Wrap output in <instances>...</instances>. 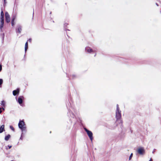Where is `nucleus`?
<instances>
[{"label":"nucleus","instance_id":"nucleus-1","mask_svg":"<svg viewBox=\"0 0 161 161\" xmlns=\"http://www.w3.org/2000/svg\"><path fill=\"white\" fill-rule=\"evenodd\" d=\"M121 111L119 109V105L117 104L115 111V117L116 119V121L122 124V121L121 119Z\"/></svg>","mask_w":161,"mask_h":161},{"label":"nucleus","instance_id":"nucleus-2","mask_svg":"<svg viewBox=\"0 0 161 161\" xmlns=\"http://www.w3.org/2000/svg\"><path fill=\"white\" fill-rule=\"evenodd\" d=\"M19 128L21 130L22 132H26V127L25 124L23 120H20L18 124Z\"/></svg>","mask_w":161,"mask_h":161},{"label":"nucleus","instance_id":"nucleus-3","mask_svg":"<svg viewBox=\"0 0 161 161\" xmlns=\"http://www.w3.org/2000/svg\"><path fill=\"white\" fill-rule=\"evenodd\" d=\"M4 24V14L2 9H1V11L0 15V28L2 30V28L3 27Z\"/></svg>","mask_w":161,"mask_h":161},{"label":"nucleus","instance_id":"nucleus-4","mask_svg":"<svg viewBox=\"0 0 161 161\" xmlns=\"http://www.w3.org/2000/svg\"><path fill=\"white\" fill-rule=\"evenodd\" d=\"M84 130L86 132L88 136L89 137L90 139L92 141L93 140V134L92 132L90 130H87L86 128H84Z\"/></svg>","mask_w":161,"mask_h":161},{"label":"nucleus","instance_id":"nucleus-5","mask_svg":"<svg viewBox=\"0 0 161 161\" xmlns=\"http://www.w3.org/2000/svg\"><path fill=\"white\" fill-rule=\"evenodd\" d=\"M5 17L6 21L8 23L10 21V18L8 13L6 12L5 13Z\"/></svg>","mask_w":161,"mask_h":161},{"label":"nucleus","instance_id":"nucleus-6","mask_svg":"<svg viewBox=\"0 0 161 161\" xmlns=\"http://www.w3.org/2000/svg\"><path fill=\"white\" fill-rule=\"evenodd\" d=\"M24 97L23 96H19L18 99V102L21 105L23 103V100L24 99Z\"/></svg>","mask_w":161,"mask_h":161},{"label":"nucleus","instance_id":"nucleus-7","mask_svg":"<svg viewBox=\"0 0 161 161\" xmlns=\"http://www.w3.org/2000/svg\"><path fill=\"white\" fill-rule=\"evenodd\" d=\"M137 152L139 154L142 155L144 152V150L143 147H140L138 148Z\"/></svg>","mask_w":161,"mask_h":161},{"label":"nucleus","instance_id":"nucleus-8","mask_svg":"<svg viewBox=\"0 0 161 161\" xmlns=\"http://www.w3.org/2000/svg\"><path fill=\"white\" fill-rule=\"evenodd\" d=\"M21 31L22 26L20 25H18L17 26V28L16 30V33H21Z\"/></svg>","mask_w":161,"mask_h":161},{"label":"nucleus","instance_id":"nucleus-9","mask_svg":"<svg viewBox=\"0 0 161 161\" xmlns=\"http://www.w3.org/2000/svg\"><path fill=\"white\" fill-rule=\"evenodd\" d=\"M86 51L88 53H91L94 52V51L90 47H86L85 48Z\"/></svg>","mask_w":161,"mask_h":161},{"label":"nucleus","instance_id":"nucleus-10","mask_svg":"<svg viewBox=\"0 0 161 161\" xmlns=\"http://www.w3.org/2000/svg\"><path fill=\"white\" fill-rule=\"evenodd\" d=\"M19 93V89H17L16 90H14L13 92V94L14 96H15L17 94H18Z\"/></svg>","mask_w":161,"mask_h":161},{"label":"nucleus","instance_id":"nucleus-11","mask_svg":"<svg viewBox=\"0 0 161 161\" xmlns=\"http://www.w3.org/2000/svg\"><path fill=\"white\" fill-rule=\"evenodd\" d=\"M4 131V125H2L1 126H0V133H2Z\"/></svg>","mask_w":161,"mask_h":161},{"label":"nucleus","instance_id":"nucleus-12","mask_svg":"<svg viewBox=\"0 0 161 161\" xmlns=\"http://www.w3.org/2000/svg\"><path fill=\"white\" fill-rule=\"evenodd\" d=\"M69 112L70 114V116L71 117L73 118H75L76 119V117L72 112L69 111Z\"/></svg>","mask_w":161,"mask_h":161},{"label":"nucleus","instance_id":"nucleus-13","mask_svg":"<svg viewBox=\"0 0 161 161\" xmlns=\"http://www.w3.org/2000/svg\"><path fill=\"white\" fill-rule=\"evenodd\" d=\"M11 136L10 135L8 134L7 136H5V137L4 139L6 141H8V140L10 138Z\"/></svg>","mask_w":161,"mask_h":161},{"label":"nucleus","instance_id":"nucleus-14","mask_svg":"<svg viewBox=\"0 0 161 161\" xmlns=\"http://www.w3.org/2000/svg\"><path fill=\"white\" fill-rule=\"evenodd\" d=\"M28 42H27L25 43V53H26L27 49H28Z\"/></svg>","mask_w":161,"mask_h":161},{"label":"nucleus","instance_id":"nucleus-15","mask_svg":"<svg viewBox=\"0 0 161 161\" xmlns=\"http://www.w3.org/2000/svg\"><path fill=\"white\" fill-rule=\"evenodd\" d=\"M1 105H2L3 107H4L5 106V102L4 101H2L1 103Z\"/></svg>","mask_w":161,"mask_h":161},{"label":"nucleus","instance_id":"nucleus-16","mask_svg":"<svg viewBox=\"0 0 161 161\" xmlns=\"http://www.w3.org/2000/svg\"><path fill=\"white\" fill-rule=\"evenodd\" d=\"M15 18H16L15 16L14 15H13L12 17L11 21L14 22V21L15 20Z\"/></svg>","mask_w":161,"mask_h":161},{"label":"nucleus","instance_id":"nucleus-17","mask_svg":"<svg viewBox=\"0 0 161 161\" xmlns=\"http://www.w3.org/2000/svg\"><path fill=\"white\" fill-rule=\"evenodd\" d=\"M25 133V132H22V133H21V136L20 137V140H22L23 139V134H24V133Z\"/></svg>","mask_w":161,"mask_h":161},{"label":"nucleus","instance_id":"nucleus-18","mask_svg":"<svg viewBox=\"0 0 161 161\" xmlns=\"http://www.w3.org/2000/svg\"><path fill=\"white\" fill-rule=\"evenodd\" d=\"M3 83V80L2 79H0V87L1 86L2 84Z\"/></svg>","mask_w":161,"mask_h":161},{"label":"nucleus","instance_id":"nucleus-19","mask_svg":"<svg viewBox=\"0 0 161 161\" xmlns=\"http://www.w3.org/2000/svg\"><path fill=\"white\" fill-rule=\"evenodd\" d=\"M10 128L12 130L14 131V127L12 126H10Z\"/></svg>","mask_w":161,"mask_h":161},{"label":"nucleus","instance_id":"nucleus-20","mask_svg":"<svg viewBox=\"0 0 161 161\" xmlns=\"http://www.w3.org/2000/svg\"><path fill=\"white\" fill-rule=\"evenodd\" d=\"M132 156H133V154L131 153V154H130V155L129 157V160H130L131 159V158L132 157Z\"/></svg>","mask_w":161,"mask_h":161},{"label":"nucleus","instance_id":"nucleus-21","mask_svg":"<svg viewBox=\"0 0 161 161\" xmlns=\"http://www.w3.org/2000/svg\"><path fill=\"white\" fill-rule=\"evenodd\" d=\"M11 24L12 26H14V22L11 21Z\"/></svg>","mask_w":161,"mask_h":161},{"label":"nucleus","instance_id":"nucleus-22","mask_svg":"<svg viewBox=\"0 0 161 161\" xmlns=\"http://www.w3.org/2000/svg\"><path fill=\"white\" fill-rule=\"evenodd\" d=\"M76 76L74 75H71V77L72 78H74Z\"/></svg>","mask_w":161,"mask_h":161},{"label":"nucleus","instance_id":"nucleus-23","mask_svg":"<svg viewBox=\"0 0 161 161\" xmlns=\"http://www.w3.org/2000/svg\"><path fill=\"white\" fill-rule=\"evenodd\" d=\"M2 69V66L1 64H0V72L1 71Z\"/></svg>","mask_w":161,"mask_h":161},{"label":"nucleus","instance_id":"nucleus-24","mask_svg":"<svg viewBox=\"0 0 161 161\" xmlns=\"http://www.w3.org/2000/svg\"><path fill=\"white\" fill-rule=\"evenodd\" d=\"M68 25V24L67 23H65L64 24V26L65 27V26H67V25Z\"/></svg>","mask_w":161,"mask_h":161},{"label":"nucleus","instance_id":"nucleus-25","mask_svg":"<svg viewBox=\"0 0 161 161\" xmlns=\"http://www.w3.org/2000/svg\"><path fill=\"white\" fill-rule=\"evenodd\" d=\"M2 108L0 107V114H1L2 112Z\"/></svg>","mask_w":161,"mask_h":161},{"label":"nucleus","instance_id":"nucleus-26","mask_svg":"<svg viewBox=\"0 0 161 161\" xmlns=\"http://www.w3.org/2000/svg\"><path fill=\"white\" fill-rule=\"evenodd\" d=\"M28 41H29V42H31V38H30V39H29V40H28Z\"/></svg>","mask_w":161,"mask_h":161},{"label":"nucleus","instance_id":"nucleus-27","mask_svg":"<svg viewBox=\"0 0 161 161\" xmlns=\"http://www.w3.org/2000/svg\"><path fill=\"white\" fill-rule=\"evenodd\" d=\"M8 148L9 149H10L11 148V147H12V146H9V145H8Z\"/></svg>","mask_w":161,"mask_h":161},{"label":"nucleus","instance_id":"nucleus-28","mask_svg":"<svg viewBox=\"0 0 161 161\" xmlns=\"http://www.w3.org/2000/svg\"><path fill=\"white\" fill-rule=\"evenodd\" d=\"M155 149H154L153 150V153L155 152Z\"/></svg>","mask_w":161,"mask_h":161},{"label":"nucleus","instance_id":"nucleus-29","mask_svg":"<svg viewBox=\"0 0 161 161\" xmlns=\"http://www.w3.org/2000/svg\"><path fill=\"white\" fill-rule=\"evenodd\" d=\"M149 161H153L152 159L151 158Z\"/></svg>","mask_w":161,"mask_h":161},{"label":"nucleus","instance_id":"nucleus-30","mask_svg":"<svg viewBox=\"0 0 161 161\" xmlns=\"http://www.w3.org/2000/svg\"><path fill=\"white\" fill-rule=\"evenodd\" d=\"M2 109H3V110H5L4 108H2Z\"/></svg>","mask_w":161,"mask_h":161},{"label":"nucleus","instance_id":"nucleus-31","mask_svg":"<svg viewBox=\"0 0 161 161\" xmlns=\"http://www.w3.org/2000/svg\"><path fill=\"white\" fill-rule=\"evenodd\" d=\"M156 5L157 6H158V4L157 3H156Z\"/></svg>","mask_w":161,"mask_h":161},{"label":"nucleus","instance_id":"nucleus-32","mask_svg":"<svg viewBox=\"0 0 161 161\" xmlns=\"http://www.w3.org/2000/svg\"><path fill=\"white\" fill-rule=\"evenodd\" d=\"M34 14V10H33V15Z\"/></svg>","mask_w":161,"mask_h":161},{"label":"nucleus","instance_id":"nucleus-33","mask_svg":"<svg viewBox=\"0 0 161 161\" xmlns=\"http://www.w3.org/2000/svg\"><path fill=\"white\" fill-rule=\"evenodd\" d=\"M4 3H5V0H4Z\"/></svg>","mask_w":161,"mask_h":161},{"label":"nucleus","instance_id":"nucleus-34","mask_svg":"<svg viewBox=\"0 0 161 161\" xmlns=\"http://www.w3.org/2000/svg\"><path fill=\"white\" fill-rule=\"evenodd\" d=\"M96 54H95V56H96Z\"/></svg>","mask_w":161,"mask_h":161},{"label":"nucleus","instance_id":"nucleus-35","mask_svg":"<svg viewBox=\"0 0 161 161\" xmlns=\"http://www.w3.org/2000/svg\"><path fill=\"white\" fill-rule=\"evenodd\" d=\"M160 12H161V11H160Z\"/></svg>","mask_w":161,"mask_h":161}]
</instances>
